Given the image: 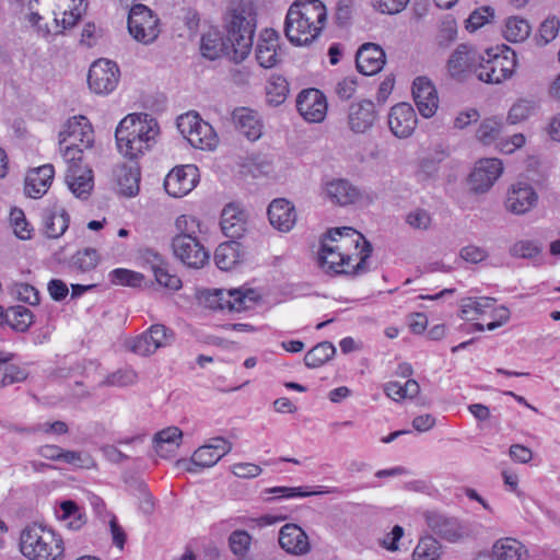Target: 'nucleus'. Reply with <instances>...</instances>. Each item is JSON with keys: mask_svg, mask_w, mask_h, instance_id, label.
Here are the masks:
<instances>
[{"mask_svg": "<svg viewBox=\"0 0 560 560\" xmlns=\"http://www.w3.org/2000/svg\"><path fill=\"white\" fill-rule=\"evenodd\" d=\"M109 277L112 283L118 285H128L131 288L140 287L144 279L143 275L124 268L113 270Z\"/></svg>", "mask_w": 560, "mask_h": 560, "instance_id": "56", "label": "nucleus"}, {"mask_svg": "<svg viewBox=\"0 0 560 560\" xmlns=\"http://www.w3.org/2000/svg\"><path fill=\"white\" fill-rule=\"evenodd\" d=\"M66 7H68V9L63 10L62 19L59 20L58 18H55L54 20L56 34H60L65 30L74 26L78 20L81 18L82 13L85 11L86 3H69Z\"/></svg>", "mask_w": 560, "mask_h": 560, "instance_id": "47", "label": "nucleus"}, {"mask_svg": "<svg viewBox=\"0 0 560 560\" xmlns=\"http://www.w3.org/2000/svg\"><path fill=\"white\" fill-rule=\"evenodd\" d=\"M417 115L408 103H399L392 107L388 115V126L397 138H408L417 126Z\"/></svg>", "mask_w": 560, "mask_h": 560, "instance_id": "21", "label": "nucleus"}, {"mask_svg": "<svg viewBox=\"0 0 560 560\" xmlns=\"http://www.w3.org/2000/svg\"><path fill=\"white\" fill-rule=\"evenodd\" d=\"M324 194L331 203L341 207L353 205L361 198L359 189L349 180L342 178L327 182Z\"/></svg>", "mask_w": 560, "mask_h": 560, "instance_id": "26", "label": "nucleus"}, {"mask_svg": "<svg viewBox=\"0 0 560 560\" xmlns=\"http://www.w3.org/2000/svg\"><path fill=\"white\" fill-rule=\"evenodd\" d=\"M70 217L65 209H52L46 210L44 214L45 233L48 237L58 238L69 226Z\"/></svg>", "mask_w": 560, "mask_h": 560, "instance_id": "35", "label": "nucleus"}, {"mask_svg": "<svg viewBox=\"0 0 560 560\" xmlns=\"http://www.w3.org/2000/svg\"><path fill=\"white\" fill-rule=\"evenodd\" d=\"M119 79L118 66L107 59H98L92 63L88 74L90 89L96 94H108L117 85Z\"/></svg>", "mask_w": 560, "mask_h": 560, "instance_id": "11", "label": "nucleus"}, {"mask_svg": "<svg viewBox=\"0 0 560 560\" xmlns=\"http://www.w3.org/2000/svg\"><path fill=\"white\" fill-rule=\"evenodd\" d=\"M128 31L137 42L152 44L160 34L159 18L147 5L135 4L129 11Z\"/></svg>", "mask_w": 560, "mask_h": 560, "instance_id": "8", "label": "nucleus"}, {"mask_svg": "<svg viewBox=\"0 0 560 560\" xmlns=\"http://www.w3.org/2000/svg\"><path fill=\"white\" fill-rule=\"evenodd\" d=\"M183 438V432L177 427L165 428L153 438L155 452L160 456H165L166 452H174L179 447Z\"/></svg>", "mask_w": 560, "mask_h": 560, "instance_id": "37", "label": "nucleus"}, {"mask_svg": "<svg viewBox=\"0 0 560 560\" xmlns=\"http://www.w3.org/2000/svg\"><path fill=\"white\" fill-rule=\"evenodd\" d=\"M61 148L62 156L65 161L68 163V167L77 166V167H83L81 165L83 159H84V151L86 149L82 147H75L71 145L69 143L63 144Z\"/></svg>", "mask_w": 560, "mask_h": 560, "instance_id": "61", "label": "nucleus"}, {"mask_svg": "<svg viewBox=\"0 0 560 560\" xmlns=\"http://www.w3.org/2000/svg\"><path fill=\"white\" fill-rule=\"evenodd\" d=\"M278 36L275 31L266 30L256 47V59L262 68H272L278 62Z\"/></svg>", "mask_w": 560, "mask_h": 560, "instance_id": "31", "label": "nucleus"}, {"mask_svg": "<svg viewBox=\"0 0 560 560\" xmlns=\"http://www.w3.org/2000/svg\"><path fill=\"white\" fill-rule=\"evenodd\" d=\"M377 119L375 104L370 100L353 102L348 108V125L355 133H364Z\"/></svg>", "mask_w": 560, "mask_h": 560, "instance_id": "20", "label": "nucleus"}, {"mask_svg": "<svg viewBox=\"0 0 560 560\" xmlns=\"http://www.w3.org/2000/svg\"><path fill=\"white\" fill-rule=\"evenodd\" d=\"M502 171L503 165L499 159L479 160L468 178L470 189L475 192H486L500 177Z\"/></svg>", "mask_w": 560, "mask_h": 560, "instance_id": "17", "label": "nucleus"}, {"mask_svg": "<svg viewBox=\"0 0 560 560\" xmlns=\"http://www.w3.org/2000/svg\"><path fill=\"white\" fill-rule=\"evenodd\" d=\"M177 234L175 236L197 237L200 232L199 221L191 215H179L175 221Z\"/></svg>", "mask_w": 560, "mask_h": 560, "instance_id": "57", "label": "nucleus"}, {"mask_svg": "<svg viewBox=\"0 0 560 560\" xmlns=\"http://www.w3.org/2000/svg\"><path fill=\"white\" fill-rule=\"evenodd\" d=\"M60 510L61 514L59 515V518L65 522L67 528L78 530L85 524V514L80 510L74 501H62L60 503Z\"/></svg>", "mask_w": 560, "mask_h": 560, "instance_id": "41", "label": "nucleus"}, {"mask_svg": "<svg viewBox=\"0 0 560 560\" xmlns=\"http://www.w3.org/2000/svg\"><path fill=\"white\" fill-rule=\"evenodd\" d=\"M138 382V373L132 369H120L107 375L102 382V386H131Z\"/></svg>", "mask_w": 560, "mask_h": 560, "instance_id": "52", "label": "nucleus"}, {"mask_svg": "<svg viewBox=\"0 0 560 560\" xmlns=\"http://www.w3.org/2000/svg\"><path fill=\"white\" fill-rule=\"evenodd\" d=\"M252 536L246 530H234L229 537L231 551L238 557H243L249 550Z\"/></svg>", "mask_w": 560, "mask_h": 560, "instance_id": "58", "label": "nucleus"}, {"mask_svg": "<svg viewBox=\"0 0 560 560\" xmlns=\"http://www.w3.org/2000/svg\"><path fill=\"white\" fill-rule=\"evenodd\" d=\"M560 28L559 19L556 16L547 18L541 22L535 42L538 46H546L551 43L558 35Z\"/></svg>", "mask_w": 560, "mask_h": 560, "instance_id": "53", "label": "nucleus"}, {"mask_svg": "<svg viewBox=\"0 0 560 560\" xmlns=\"http://www.w3.org/2000/svg\"><path fill=\"white\" fill-rule=\"evenodd\" d=\"M218 310H229L231 312H241L250 307L255 302V292L253 290L243 291L241 289L222 290L215 289Z\"/></svg>", "mask_w": 560, "mask_h": 560, "instance_id": "28", "label": "nucleus"}, {"mask_svg": "<svg viewBox=\"0 0 560 560\" xmlns=\"http://www.w3.org/2000/svg\"><path fill=\"white\" fill-rule=\"evenodd\" d=\"M279 545L290 555L303 556L311 550L306 533L296 524L288 523L280 528Z\"/></svg>", "mask_w": 560, "mask_h": 560, "instance_id": "23", "label": "nucleus"}, {"mask_svg": "<svg viewBox=\"0 0 560 560\" xmlns=\"http://www.w3.org/2000/svg\"><path fill=\"white\" fill-rule=\"evenodd\" d=\"M160 127L155 118L147 113L127 115L115 130L118 152L135 161L150 151L156 143Z\"/></svg>", "mask_w": 560, "mask_h": 560, "instance_id": "3", "label": "nucleus"}, {"mask_svg": "<svg viewBox=\"0 0 560 560\" xmlns=\"http://www.w3.org/2000/svg\"><path fill=\"white\" fill-rule=\"evenodd\" d=\"M441 556V545L432 536H425L420 539L413 550V560H439Z\"/></svg>", "mask_w": 560, "mask_h": 560, "instance_id": "49", "label": "nucleus"}, {"mask_svg": "<svg viewBox=\"0 0 560 560\" xmlns=\"http://www.w3.org/2000/svg\"><path fill=\"white\" fill-rule=\"evenodd\" d=\"M412 96L419 113L424 118L432 117L439 107L438 92L427 77H417L412 83Z\"/></svg>", "mask_w": 560, "mask_h": 560, "instance_id": "19", "label": "nucleus"}, {"mask_svg": "<svg viewBox=\"0 0 560 560\" xmlns=\"http://www.w3.org/2000/svg\"><path fill=\"white\" fill-rule=\"evenodd\" d=\"M236 128L250 141L261 137V124L255 112L248 108H236L233 112Z\"/></svg>", "mask_w": 560, "mask_h": 560, "instance_id": "32", "label": "nucleus"}, {"mask_svg": "<svg viewBox=\"0 0 560 560\" xmlns=\"http://www.w3.org/2000/svg\"><path fill=\"white\" fill-rule=\"evenodd\" d=\"M542 252V245L537 241L521 240L515 242L509 249L512 257L534 259Z\"/></svg>", "mask_w": 560, "mask_h": 560, "instance_id": "51", "label": "nucleus"}, {"mask_svg": "<svg viewBox=\"0 0 560 560\" xmlns=\"http://www.w3.org/2000/svg\"><path fill=\"white\" fill-rule=\"evenodd\" d=\"M54 166L45 164L28 172L25 178V194L31 198H39L46 194L54 178Z\"/></svg>", "mask_w": 560, "mask_h": 560, "instance_id": "29", "label": "nucleus"}, {"mask_svg": "<svg viewBox=\"0 0 560 560\" xmlns=\"http://www.w3.org/2000/svg\"><path fill=\"white\" fill-rule=\"evenodd\" d=\"M147 259L152 262V271L156 282L170 290H179L182 288V280L176 275H171L166 266L163 265L162 257L152 250L147 254Z\"/></svg>", "mask_w": 560, "mask_h": 560, "instance_id": "36", "label": "nucleus"}, {"mask_svg": "<svg viewBox=\"0 0 560 560\" xmlns=\"http://www.w3.org/2000/svg\"><path fill=\"white\" fill-rule=\"evenodd\" d=\"M409 0H373V7L382 13L395 14L400 12Z\"/></svg>", "mask_w": 560, "mask_h": 560, "instance_id": "64", "label": "nucleus"}, {"mask_svg": "<svg viewBox=\"0 0 560 560\" xmlns=\"http://www.w3.org/2000/svg\"><path fill=\"white\" fill-rule=\"evenodd\" d=\"M174 337L170 328L162 324H154L143 334L128 340L127 348L138 355L149 357L158 349L170 346Z\"/></svg>", "mask_w": 560, "mask_h": 560, "instance_id": "9", "label": "nucleus"}, {"mask_svg": "<svg viewBox=\"0 0 560 560\" xmlns=\"http://www.w3.org/2000/svg\"><path fill=\"white\" fill-rule=\"evenodd\" d=\"M420 392V386L417 381L408 380L404 385L398 382H389L385 386L386 395L395 401L406 398H413Z\"/></svg>", "mask_w": 560, "mask_h": 560, "instance_id": "46", "label": "nucleus"}, {"mask_svg": "<svg viewBox=\"0 0 560 560\" xmlns=\"http://www.w3.org/2000/svg\"><path fill=\"white\" fill-rule=\"evenodd\" d=\"M428 527L435 535L448 541H456L464 537V528L459 521L435 511L424 513Z\"/></svg>", "mask_w": 560, "mask_h": 560, "instance_id": "22", "label": "nucleus"}, {"mask_svg": "<svg viewBox=\"0 0 560 560\" xmlns=\"http://www.w3.org/2000/svg\"><path fill=\"white\" fill-rule=\"evenodd\" d=\"M530 32L532 27L528 21L517 16H512L505 22L503 35L509 42L518 43L525 40L529 36Z\"/></svg>", "mask_w": 560, "mask_h": 560, "instance_id": "44", "label": "nucleus"}, {"mask_svg": "<svg viewBox=\"0 0 560 560\" xmlns=\"http://www.w3.org/2000/svg\"><path fill=\"white\" fill-rule=\"evenodd\" d=\"M177 128L194 148L212 150L218 144V137L212 126L202 120L197 113L180 115L177 118Z\"/></svg>", "mask_w": 560, "mask_h": 560, "instance_id": "7", "label": "nucleus"}, {"mask_svg": "<svg viewBox=\"0 0 560 560\" xmlns=\"http://www.w3.org/2000/svg\"><path fill=\"white\" fill-rule=\"evenodd\" d=\"M479 60H483V56L472 46L460 44L447 60V72L453 79L462 81L469 73L476 74Z\"/></svg>", "mask_w": 560, "mask_h": 560, "instance_id": "13", "label": "nucleus"}, {"mask_svg": "<svg viewBox=\"0 0 560 560\" xmlns=\"http://www.w3.org/2000/svg\"><path fill=\"white\" fill-rule=\"evenodd\" d=\"M327 22V9L320 0H295L289 8L284 34L291 44L306 46L322 33Z\"/></svg>", "mask_w": 560, "mask_h": 560, "instance_id": "4", "label": "nucleus"}, {"mask_svg": "<svg viewBox=\"0 0 560 560\" xmlns=\"http://www.w3.org/2000/svg\"><path fill=\"white\" fill-rule=\"evenodd\" d=\"M538 203V194L532 185L523 182L513 184L506 192L504 207L515 215H524Z\"/></svg>", "mask_w": 560, "mask_h": 560, "instance_id": "15", "label": "nucleus"}, {"mask_svg": "<svg viewBox=\"0 0 560 560\" xmlns=\"http://www.w3.org/2000/svg\"><path fill=\"white\" fill-rule=\"evenodd\" d=\"M405 223L413 231L427 232L433 225V217L429 210L418 207L406 214Z\"/></svg>", "mask_w": 560, "mask_h": 560, "instance_id": "48", "label": "nucleus"}, {"mask_svg": "<svg viewBox=\"0 0 560 560\" xmlns=\"http://www.w3.org/2000/svg\"><path fill=\"white\" fill-rule=\"evenodd\" d=\"M15 293L19 300L30 305H37L39 303V292L28 283H16Z\"/></svg>", "mask_w": 560, "mask_h": 560, "instance_id": "62", "label": "nucleus"}, {"mask_svg": "<svg viewBox=\"0 0 560 560\" xmlns=\"http://www.w3.org/2000/svg\"><path fill=\"white\" fill-rule=\"evenodd\" d=\"M459 256L467 262L479 264L487 259L488 252L482 247L468 245L460 249Z\"/></svg>", "mask_w": 560, "mask_h": 560, "instance_id": "63", "label": "nucleus"}, {"mask_svg": "<svg viewBox=\"0 0 560 560\" xmlns=\"http://www.w3.org/2000/svg\"><path fill=\"white\" fill-rule=\"evenodd\" d=\"M241 259V244L232 240L220 244L214 252L215 265L221 270L232 269Z\"/></svg>", "mask_w": 560, "mask_h": 560, "instance_id": "38", "label": "nucleus"}, {"mask_svg": "<svg viewBox=\"0 0 560 560\" xmlns=\"http://www.w3.org/2000/svg\"><path fill=\"white\" fill-rule=\"evenodd\" d=\"M495 300L492 298H466L462 301L460 313L462 318L466 320L477 319L486 314L488 308H493Z\"/></svg>", "mask_w": 560, "mask_h": 560, "instance_id": "40", "label": "nucleus"}, {"mask_svg": "<svg viewBox=\"0 0 560 560\" xmlns=\"http://www.w3.org/2000/svg\"><path fill=\"white\" fill-rule=\"evenodd\" d=\"M266 93L268 103L278 106L285 101L289 93V84L283 77H272L266 85Z\"/></svg>", "mask_w": 560, "mask_h": 560, "instance_id": "50", "label": "nucleus"}, {"mask_svg": "<svg viewBox=\"0 0 560 560\" xmlns=\"http://www.w3.org/2000/svg\"><path fill=\"white\" fill-rule=\"evenodd\" d=\"M172 249L174 256L190 268H202L209 261V252L198 237L174 236Z\"/></svg>", "mask_w": 560, "mask_h": 560, "instance_id": "12", "label": "nucleus"}, {"mask_svg": "<svg viewBox=\"0 0 560 560\" xmlns=\"http://www.w3.org/2000/svg\"><path fill=\"white\" fill-rule=\"evenodd\" d=\"M33 313L25 306H11L3 313V324H8L12 329L24 332L33 324Z\"/></svg>", "mask_w": 560, "mask_h": 560, "instance_id": "39", "label": "nucleus"}, {"mask_svg": "<svg viewBox=\"0 0 560 560\" xmlns=\"http://www.w3.org/2000/svg\"><path fill=\"white\" fill-rule=\"evenodd\" d=\"M487 58L478 61L476 69L477 78L486 83L499 84L510 79L516 67V55L509 47L501 54L493 52V49L486 51Z\"/></svg>", "mask_w": 560, "mask_h": 560, "instance_id": "6", "label": "nucleus"}, {"mask_svg": "<svg viewBox=\"0 0 560 560\" xmlns=\"http://www.w3.org/2000/svg\"><path fill=\"white\" fill-rule=\"evenodd\" d=\"M20 550L31 560H61L65 553L62 538L36 523L21 532Z\"/></svg>", "mask_w": 560, "mask_h": 560, "instance_id": "5", "label": "nucleus"}, {"mask_svg": "<svg viewBox=\"0 0 560 560\" xmlns=\"http://www.w3.org/2000/svg\"><path fill=\"white\" fill-rule=\"evenodd\" d=\"M372 250L371 243L353 228H335L323 237L317 262L325 272L360 275L368 270Z\"/></svg>", "mask_w": 560, "mask_h": 560, "instance_id": "2", "label": "nucleus"}, {"mask_svg": "<svg viewBox=\"0 0 560 560\" xmlns=\"http://www.w3.org/2000/svg\"><path fill=\"white\" fill-rule=\"evenodd\" d=\"M27 373L14 364H8L7 359L0 358V387L24 381Z\"/></svg>", "mask_w": 560, "mask_h": 560, "instance_id": "54", "label": "nucleus"}, {"mask_svg": "<svg viewBox=\"0 0 560 560\" xmlns=\"http://www.w3.org/2000/svg\"><path fill=\"white\" fill-rule=\"evenodd\" d=\"M220 225L226 237L238 240L247 231V213L234 203L226 205L221 213Z\"/></svg>", "mask_w": 560, "mask_h": 560, "instance_id": "24", "label": "nucleus"}, {"mask_svg": "<svg viewBox=\"0 0 560 560\" xmlns=\"http://www.w3.org/2000/svg\"><path fill=\"white\" fill-rule=\"evenodd\" d=\"M270 224L280 232H289L295 225L294 206L287 199H275L268 207Z\"/></svg>", "mask_w": 560, "mask_h": 560, "instance_id": "27", "label": "nucleus"}, {"mask_svg": "<svg viewBox=\"0 0 560 560\" xmlns=\"http://www.w3.org/2000/svg\"><path fill=\"white\" fill-rule=\"evenodd\" d=\"M66 183L71 192L81 199H86L93 188L92 170L88 167H68Z\"/></svg>", "mask_w": 560, "mask_h": 560, "instance_id": "30", "label": "nucleus"}, {"mask_svg": "<svg viewBox=\"0 0 560 560\" xmlns=\"http://www.w3.org/2000/svg\"><path fill=\"white\" fill-rule=\"evenodd\" d=\"M336 353V348L329 341H323L313 347L304 358L308 368H318L329 361Z\"/></svg>", "mask_w": 560, "mask_h": 560, "instance_id": "43", "label": "nucleus"}, {"mask_svg": "<svg viewBox=\"0 0 560 560\" xmlns=\"http://www.w3.org/2000/svg\"><path fill=\"white\" fill-rule=\"evenodd\" d=\"M502 128L503 124L500 120L487 118L480 124L476 135L479 141L490 144L499 137Z\"/></svg>", "mask_w": 560, "mask_h": 560, "instance_id": "55", "label": "nucleus"}, {"mask_svg": "<svg viewBox=\"0 0 560 560\" xmlns=\"http://www.w3.org/2000/svg\"><path fill=\"white\" fill-rule=\"evenodd\" d=\"M140 168L137 164H122L117 171V184L121 195L133 197L139 192Z\"/></svg>", "mask_w": 560, "mask_h": 560, "instance_id": "34", "label": "nucleus"}, {"mask_svg": "<svg viewBox=\"0 0 560 560\" xmlns=\"http://www.w3.org/2000/svg\"><path fill=\"white\" fill-rule=\"evenodd\" d=\"M197 182L198 168L195 165L176 166L166 175L164 188L170 196L180 198L190 192Z\"/></svg>", "mask_w": 560, "mask_h": 560, "instance_id": "16", "label": "nucleus"}, {"mask_svg": "<svg viewBox=\"0 0 560 560\" xmlns=\"http://www.w3.org/2000/svg\"><path fill=\"white\" fill-rule=\"evenodd\" d=\"M492 550L495 559L499 560H526L528 558L526 547L512 537L497 540L492 546Z\"/></svg>", "mask_w": 560, "mask_h": 560, "instance_id": "33", "label": "nucleus"}, {"mask_svg": "<svg viewBox=\"0 0 560 560\" xmlns=\"http://www.w3.org/2000/svg\"><path fill=\"white\" fill-rule=\"evenodd\" d=\"M69 143L84 149H92L94 144V131L92 125L84 116L70 118L59 132V144Z\"/></svg>", "mask_w": 560, "mask_h": 560, "instance_id": "14", "label": "nucleus"}, {"mask_svg": "<svg viewBox=\"0 0 560 560\" xmlns=\"http://www.w3.org/2000/svg\"><path fill=\"white\" fill-rule=\"evenodd\" d=\"M100 260L96 249L86 247L78 250L69 261V268L78 272H88L94 269Z\"/></svg>", "mask_w": 560, "mask_h": 560, "instance_id": "42", "label": "nucleus"}, {"mask_svg": "<svg viewBox=\"0 0 560 560\" xmlns=\"http://www.w3.org/2000/svg\"><path fill=\"white\" fill-rule=\"evenodd\" d=\"M224 22L225 40L219 32L210 31L201 37L200 51L210 60L225 54L235 62H241L249 55L253 47L256 15L252 4L242 0L232 1Z\"/></svg>", "mask_w": 560, "mask_h": 560, "instance_id": "1", "label": "nucleus"}, {"mask_svg": "<svg viewBox=\"0 0 560 560\" xmlns=\"http://www.w3.org/2000/svg\"><path fill=\"white\" fill-rule=\"evenodd\" d=\"M538 103L534 98H520L510 108L508 121L512 125L528 119L537 109Z\"/></svg>", "mask_w": 560, "mask_h": 560, "instance_id": "45", "label": "nucleus"}, {"mask_svg": "<svg viewBox=\"0 0 560 560\" xmlns=\"http://www.w3.org/2000/svg\"><path fill=\"white\" fill-rule=\"evenodd\" d=\"M61 460L71 465H75L80 468L95 467V462L90 455L77 451L62 450Z\"/></svg>", "mask_w": 560, "mask_h": 560, "instance_id": "60", "label": "nucleus"}, {"mask_svg": "<svg viewBox=\"0 0 560 560\" xmlns=\"http://www.w3.org/2000/svg\"><path fill=\"white\" fill-rule=\"evenodd\" d=\"M10 221L14 230V234L21 240H30L32 229L25 219V214L21 209L14 208L10 212Z\"/></svg>", "mask_w": 560, "mask_h": 560, "instance_id": "59", "label": "nucleus"}, {"mask_svg": "<svg viewBox=\"0 0 560 560\" xmlns=\"http://www.w3.org/2000/svg\"><path fill=\"white\" fill-rule=\"evenodd\" d=\"M296 108L305 120L320 122L327 114V101L319 90L307 89L298 95Z\"/></svg>", "mask_w": 560, "mask_h": 560, "instance_id": "18", "label": "nucleus"}, {"mask_svg": "<svg viewBox=\"0 0 560 560\" xmlns=\"http://www.w3.org/2000/svg\"><path fill=\"white\" fill-rule=\"evenodd\" d=\"M232 443L223 436L209 439L208 443L198 447L188 463L186 470L196 472L195 467L209 468L232 451Z\"/></svg>", "mask_w": 560, "mask_h": 560, "instance_id": "10", "label": "nucleus"}, {"mask_svg": "<svg viewBox=\"0 0 560 560\" xmlns=\"http://www.w3.org/2000/svg\"><path fill=\"white\" fill-rule=\"evenodd\" d=\"M355 63L362 74L374 75L378 73L385 65V51L376 44L365 43L359 48L355 55Z\"/></svg>", "mask_w": 560, "mask_h": 560, "instance_id": "25", "label": "nucleus"}]
</instances>
